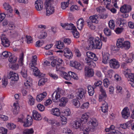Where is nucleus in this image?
<instances>
[{
	"label": "nucleus",
	"mask_w": 134,
	"mask_h": 134,
	"mask_svg": "<svg viewBox=\"0 0 134 134\" xmlns=\"http://www.w3.org/2000/svg\"><path fill=\"white\" fill-rule=\"evenodd\" d=\"M123 46V48L126 50H128L130 47V43L128 41L124 42Z\"/></svg>",
	"instance_id": "nucleus-40"
},
{
	"label": "nucleus",
	"mask_w": 134,
	"mask_h": 134,
	"mask_svg": "<svg viewBox=\"0 0 134 134\" xmlns=\"http://www.w3.org/2000/svg\"><path fill=\"white\" fill-rule=\"evenodd\" d=\"M34 72V75L36 76H39L41 75L37 67H35L34 69H31Z\"/></svg>",
	"instance_id": "nucleus-46"
},
{
	"label": "nucleus",
	"mask_w": 134,
	"mask_h": 134,
	"mask_svg": "<svg viewBox=\"0 0 134 134\" xmlns=\"http://www.w3.org/2000/svg\"><path fill=\"white\" fill-rule=\"evenodd\" d=\"M7 126L8 128L10 130H13L16 127V125L12 123H8Z\"/></svg>",
	"instance_id": "nucleus-58"
},
{
	"label": "nucleus",
	"mask_w": 134,
	"mask_h": 134,
	"mask_svg": "<svg viewBox=\"0 0 134 134\" xmlns=\"http://www.w3.org/2000/svg\"><path fill=\"white\" fill-rule=\"evenodd\" d=\"M24 58V54L22 53L20 55V58L18 61L19 65L21 66L23 64V60Z\"/></svg>",
	"instance_id": "nucleus-47"
},
{
	"label": "nucleus",
	"mask_w": 134,
	"mask_h": 134,
	"mask_svg": "<svg viewBox=\"0 0 134 134\" xmlns=\"http://www.w3.org/2000/svg\"><path fill=\"white\" fill-rule=\"evenodd\" d=\"M47 81V79L46 78H42L39 81L38 85L39 86H41L45 84V83Z\"/></svg>",
	"instance_id": "nucleus-45"
},
{
	"label": "nucleus",
	"mask_w": 134,
	"mask_h": 134,
	"mask_svg": "<svg viewBox=\"0 0 134 134\" xmlns=\"http://www.w3.org/2000/svg\"><path fill=\"white\" fill-rule=\"evenodd\" d=\"M47 95V93L46 92H43V93L37 96L36 97V99L37 101L40 102Z\"/></svg>",
	"instance_id": "nucleus-27"
},
{
	"label": "nucleus",
	"mask_w": 134,
	"mask_h": 134,
	"mask_svg": "<svg viewBox=\"0 0 134 134\" xmlns=\"http://www.w3.org/2000/svg\"><path fill=\"white\" fill-rule=\"evenodd\" d=\"M63 61L62 59L61 58H58L57 61L56 59H54L51 63L52 66L53 67L56 66L57 71H59L61 67L60 65L62 64Z\"/></svg>",
	"instance_id": "nucleus-8"
},
{
	"label": "nucleus",
	"mask_w": 134,
	"mask_h": 134,
	"mask_svg": "<svg viewBox=\"0 0 134 134\" xmlns=\"http://www.w3.org/2000/svg\"><path fill=\"white\" fill-rule=\"evenodd\" d=\"M124 41V39L123 38H119L117 40L116 45L119 48H123Z\"/></svg>",
	"instance_id": "nucleus-34"
},
{
	"label": "nucleus",
	"mask_w": 134,
	"mask_h": 134,
	"mask_svg": "<svg viewBox=\"0 0 134 134\" xmlns=\"http://www.w3.org/2000/svg\"><path fill=\"white\" fill-rule=\"evenodd\" d=\"M62 113L64 116H69L71 113L70 110L69 108L66 107L62 111Z\"/></svg>",
	"instance_id": "nucleus-37"
},
{
	"label": "nucleus",
	"mask_w": 134,
	"mask_h": 134,
	"mask_svg": "<svg viewBox=\"0 0 134 134\" xmlns=\"http://www.w3.org/2000/svg\"><path fill=\"white\" fill-rule=\"evenodd\" d=\"M90 114L87 113L82 115L81 119V122L82 124H85L86 123L89 117Z\"/></svg>",
	"instance_id": "nucleus-18"
},
{
	"label": "nucleus",
	"mask_w": 134,
	"mask_h": 134,
	"mask_svg": "<svg viewBox=\"0 0 134 134\" xmlns=\"http://www.w3.org/2000/svg\"><path fill=\"white\" fill-rule=\"evenodd\" d=\"M44 43V42L43 41H37L36 42L35 46L39 47H40L43 45Z\"/></svg>",
	"instance_id": "nucleus-62"
},
{
	"label": "nucleus",
	"mask_w": 134,
	"mask_h": 134,
	"mask_svg": "<svg viewBox=\"0 0 134 134\" xmlns=\"http://www.w3.org/2000/svg\"><path fill=\"white\" fill-rule=\"evenodd\" d=\"M60 25L63 28L66 30H72V31L74 29V27H76L73 24L71 23L70 24L61 23Z\"/></svg>",
	"instance_id": "nucleus-15"
},
{
	"label": "nucleus",
	"mask_w": 134,
	"mask_h": 134,
	"mask_svg": "<svg viewBox=\"0 0 134 134\" xmlns=\"http://www.w3.org/2000/svg\"><path fill=\"white\" fill-rule=\"evenodd\" d=\"M71 32L75 38H77L79 37L80 36L79 33L77 31L76 27H74V29Z\"/></svg>",
	"instance_id": "nucleus-38"
},
{
	"label": "nucleus",
	"mask_w": 134,
	"mask_h": 134,
	"mask_svg": "<svg viewBox=\"0 0 134 134\" xmlns=\"http://www.w3.org/2000/svg\"><path fill=\"white\" fill-rule=\"evenodd\" d=\"M7 77L8 79H10L12 81H16L19 79L18 74L12 71H10L7 75Z\"/></svg>",
	"instance_id": "nucleus-10"
},
{
	"label": "nucleus",
	"mask_w": 134,
	"mask_h": 134,
	"mask_svg": "<svg viewBox=\"0 0 134 134\" xmlns=\"http://www.w3.org/2000/svg\"><path fill=\"white\" fill-rule=\"evenodd\" d=\"M88 92L90 96H92L94 92V88L91 85H88L87 87Z\"/></svg>",
	"instance_id": "nucleus-39"
},
{
	"label": "nucleus",
	"mask_w": 134,
	"mask_h": 134,
	"mask_svg": "<svg viewBox=\"0 0 134 134\" xmlns=\"http://www.w3.org/2000/svg\"><path fill=\"white\" fill-rule=\"evenodd\" d=\"M32 116L34 119L35 120H39L42 119L40 114L36 110L33 111Z\"/></svg>",
	"instance_id": "nucleus-22"
},
{
	"label": "nucleus",
	"mask_w": 134,
	"mask_h": 134,
	"mask_svg": "<svg viewBox=\"0 0 134 134\" xmlns=\"http://www.w3.org/2000/svg\"><path fill=\"white\" fill-rule=\"evenodd\" d=\"M47 121L51 125L54 126H58L60 125V123L54 119H47Z\"/></svg>",
	"instance_id": "nucleus-30"
},
{
	"label": "nucleus",
	"mask_w": 134,
	"mask_h": 134,
	"mask_svg": "<svg viewBox=\"0 0 134 134\" xmlns=\"http://www.w3.org/2000/svg\"><path fill=\"white\" fill-rule=\"evenodd\" d=\"M63 74V78L67 80H70L71 79V77L76 80H77L79 79L77 74L71 71L69 72L68 73L64 72Z\"/></svg>",
	"instance_id": "nucleus-3"
},
{
	"label": "nucleus",
	"mask_w": 134,
	"mask_h": 134,
	"mask_svg": "<svg viewBox=\"0 0 134 134\" xmlns=\"http://www.w3.org/2000/svg\"><path fill=\"white\" fill-rule=\"evenodd\" d=\"M123 28L122 27H117L115 31L116 33L117 34H119L121 33L123 31Z\"/></svg>",
	"instance_id": "nucleus-64"
},
{
	"label": "nucleus",
	"mask_w": 134,
	"mask_h": 134,
	"mask_svg": "<svg viewBox=\"0 0 134 134\" xmlns=\"http://www.w3.org/2000/svg\"><path fill=\"white\" fill-rule=\"evenodd\" d=\"M34 103L35 99L32 96L30 95L29 98V104L31 105H32L34 104Z\"/></svg>",
	"instance_id": "nucleus-53"
},
{
	"label": "nucleus",
	"mask_w": 134,
	"mask_h": 134,
	"mask_svg": "<svg viewBox=\"0 0 134 134\" xmlns=\"http://www.w3.org/2000/svg\"><path fill=\"white\" fill-rule=\"evenodd\" d=\"M37 57L36 55H34L32 57L31 60L32 63L30 65V68L31 69H34V68L36 67L35 66L37 64Z\"/></svg>",
	"instance_id": "nucleus-33"
},
{
	"label": "nucleus",
	"mask_w": 134,
	"mask_h": 134,
	"mask_svg": "<svg viewBox=\"0 0 134 134\" xmlns=\"http://www.w3.org/2000/svg\"><path fill=\"white\" fill-rule=\"evenodd\" d=\"M51 111L52 114L57 116H59L60 114L59 109L57 108L52 109Z\"/></svg>",
	"instance_id": "nucleus-35"
},
{
	"label": "nucleus",
	"mask_w": 134,
	"mask_h": 134,
	"mask_svg": "<svg viewBox=\"0 0 134 134\" xmlns=\"http://www.w3.org/2000/svg\"><path fill=\"white\" fill-rule=\"evenodd\" d=\"M110 58V55L108 53H105L103 55V58L102 62L105 64H107L109 62Z\"/></svg>",
	"instance_id": "nucleus-26"
},
{
	"label": "nucleus",
	"mask_w": 134,
	"mask_h": 134,
	"mask_svg": "<svg viewBox=\"0 0 134 134\" xmlns=\"http://www.w3.org/2000/svg\"><path fill=\"white\" fill-rule=\"evenodd\" d=\"M102 105L101 107L102 111L104 113H106L108 111V105L107 102H105L102 103Z\"/></svg>",
	"instance_id": "nucleus-36"
},
{
	"label": "nucleus",
	"mask_w": 134,
	"mask_h": 134,
	"mask_svg": "<svg viewBox=\"0 0 134 134\" xmlns=\"http://www.w3.org/2000/svg\"><path fill=\"white\" fill-rule=\"evenodd\" d=\"M110 66L111 68L113 69H117L120 67V64L117 60L115 59L110 60L109 62Z\"/></svg>",
	"instance_id": "nucleus-9"
},
{
	"label": "nucleus",
	"mask_w": 134,
	"mask_h": 134,
	"mask_svg": "<svg viewBox=\"0 0 134 134\" xmlns=\"http://www.w3.org/2000/svg\"><path fill=\"white\" fill-rule=\"evenodd\" d=\"M55 46L56 47L59 49H62L64 48L63 42L60 41H57Z\"/></svg>",
	"instance_id": "nucleus-31"
},
{
	"label": "nucleus",
	"mask_w": 134,
	"mask_h": 134,
	"mask_svg": "<svg viewBox=\"0 0 134 134\" xmlns=\"http://www.w3.org/2000/svg\"><path fill=\"white\" fill-rule=\"evenodd\" d=\"M88 124L90 127L91 131H94L95 127L98 126V123L96 119L92 118L88 122Z\"/></svg>",
	"instance_id": "nucleus-7"
},
{
	"label": "nucleus",
	"mask_w": 134,
	"mask_h": 134,
	"mask_svg": "<svg viewBox=\"0 0 134 134\" xmlns=\"http://www.w3.org/2000/svg\"><path fill=\"white\" fill-rule=\"evenodd\" d=\"M69 1H67L66 2H63L61 3V7L63 9H65L66 7H68L69 4Z\"/></svg>",
	"instance_id": "nucleus-55"
},
{
	"label": "nucleus",
	"mask_w": 134,
	"mask_h": 134,
	"mask_svg": "<svg viewBox=\"0 0 134 134\" xmlns=\"http://www.w3.org/2000/svg\"><path fill=\"white\" fill-rule=\"evenodd\" d=\"M84 20L82 18L79 19L76 22L77 26L78 29L81 30L83 27Z\"/></svg>",
	"instance_id": "nucleus-21"
},
{
	"label": "nucleus",
	"mask_w": 134,
	"mask_h": 134,
	"mask_svg": "<svg viewBox=\"0 0 134 134\" xmlns=\"http://www.w3.org/2000/svg\"><path fill=\"white\" fill-rule=\"evenodd\" d=\"M121 114L123 118L125 119H127L130 115L128 108L126 107L124 108L122 111Z\"/></svg>",
	"instance_id": "nucleus-24"
},
{
	"label": "nucleus",
	"mask_w": 134,
	"mask_h": 134,
	"mask_svg": "<svg viewBox=\"0 0 134 134\" xmlns=\"http://www.w3.org/2000/svg\"><path fill=\"white\" fill-rule=\"evenodd\" d=\"M34 131L32 128L25 130L23 131V134H32Z\"/></svg>",
	"instance_id": "nucleus-48"
},
{
	"label": "nucleus",
	"mask_w": 134,
	"mask_h": 134,
	"mask_svg": "<svg viewBox=\"0 0 134 134\" xmlns=\"http://www.w3.org/2000/svg\"><path fill=\"white\" fill-rule=\"evenodd\" d=\"M103 83L104 86L106 88H107L108 87L110 84L109 81L108 79H105L103 80Z\"/></svg>",
	"instance_id": "nucleus-57"
},
{
	"label": "nucleus",
	"mask_w": 134,
	"mask_h": 134,
	"mask_svg": "<svg viewBox=\"0 0 134 134\" xmlns=\"http://www.w3.org/2000/svg\"><path fill=\"white\" fill-rule=\"evenodd\" d=\"M18 121L20 122L24 123L23 126L25 127H28L31 125L32 124L33 119L31 116L29 115H27V118L24 121H23L22 119L19 118Z\"/></svg>",
	"instance_id": "nucleus-6"
},
{
	"label": "nucleus",
	"mask_w": 134,
	"mask_h": 134,
	"mask_svg": "<svg viewBox=\"0 0 134 134\" xmlns=\"http://www.w3.org/2000/svg\"><path fill=\"white\" fill-rule=\"evenodd\" d=\"M81 125V123L77 121H75L74 122L72 126L75 129L79 128Z\"/></svg>",
	"instance_id": "nucleus-42"
},
{
	"label": "nucleus",
	"mask_w": 134,
	"mask_h": 134,
	"mask_svg": "<svg viewBox=\"0 0 134 134\" xmlns=\"http://www.w3.org/2000/svg\"><path fill=\"white\" fill-rule=\"evenodd\" d=\"M7 130L3 127L0 128V134H7Z\"/></svg>",
	"instance_id": "nucleus-63"
},
{
	"label": "nucleus",
	"mask_w": 134,
	"mask_h": 134,
	"mask_svg": "<svg viewBox=\"0 0 134 134\" xmlns=\"http://www.w3.org/2000/svg\"><path fill=\"white\" fill-rule=\"evenodd\" d=\"M131 6L129 5L124 4L121 7L120 11L123 13H126L130 12L132 10Z\"/></svg>",
	"instance_id": "nucleus-11"
},
{
	"label": "nucleus",
	"mask_w": 134,
	"mask_h": 134,
	"mask_svg": "<svg viewBox=\"0 0 134 134\" xmlns=\"http://www.w3.org/2000/svg\"><path fill=\"white\" fill-rule=\"evenodd\" d=\"M70 65L79 70H81L82 68V65H81L80 63L76 61L71 62L70 63Z\"/></svg>",
	"instance_id": "nucleus-16"
},
{
	"label": "nucleus",
	"mask_w": 134,
	"mask_h": 134,
	"mask_svg": "<svg viewBox=\"0 0 134 134\" xmlns=\"http://www.w3.org/2000/svg\"><path fill=\"white\" fill-rule=\"evenodd\" d=\"M63 90L59 88H58L57 90L53 93L52 96V99L54 102H57L59 100L60 103L59 105L60 107H65L66 104L68 101L66 98L62 97L59 99L60 97V94L63 95L64 94Z\"/></svg>",
	"instance_id": "nucleus-1"
},
{
	"label": "nucleus",
	"mask_w": 134,
	"mask_h": 134,
	"mask_svg": "<svg viewBox=\"0 0 134 134\" xmlns=\"http://www.w3.org/2000/svg\"><path fill=\"white\" fill-rule=\"evenodd\" d=\"M2 43L5 47H9L10 45V42L8 39L7 38L5 35H2L1 37Z\"/></svg>",
	"instance_id": "nucleus-12"
},
{
	"label": "nucleus",
	"mask_w": 134,
	"mask_h": 134,
	"mask_svg": "<svg viewBox=\"0 0 134 134\" xmlns=\"http://www.w3.org/2000/svg\"><path fill=\"white\" fill-rule=\"evenodd\" d=\"M115 128V126L113 125H111L110 126V127L109 128H106L105 129V131L106 132H109L111 131H112V132L113 131H115L114 130Z\"/></svg>",
	"instance_id": "nucleus-51"
},
{
	"label": "nucleus",
	"mask_w": 134,
	"mask_h": 134,
	"mask_svg": "<svg viewBox=\"0 0 134 134\" xmlns=\"http://www.w3.org/2000/svg\"><path fill=\"white\" fill-rule=\"evenodd\" d=\"M21 74L22 76L24 78H26L27 76V70L23 69L21 71Z\"/></svg>",
	"instance_id": "nucleus-56"
},
{
	"label": "nucleus",
	"mask_w": 134,
	"mask_h": 134,
	"mask_svg": "<svg viewBox=\"0 0 134 134\" xmlns=\"http://www.w3.org/2000/svg\"><path fill=\"white\" fill-rule=\"evenodd\" d=\"M92 59L89 58L85 59V62L90 67L92 68H94L96 66V64L92 60Z\"/></svg>",
	"instance_id": "nucleus-19"
},
{
	"label": "nucleus",
	"mask_w": 134,
	"mask_h": 134,
	"mask_svg": "<svg viewBox=\"0 0 134 134\" xmlns=\"http://www.w3.org/2000/svg\"><path fill=\"white\" fill-rule=\"evenodd\" d=\"M98 18V16L97 15H95L90 16L89 19L90 20L91 22L92 23H94L96 24H97L98 22V21L97 20Z\"/></svg>",
	"instance_id": "nucleus-32"
},
{
	"label": "nucleus",
	"mask_w": 134,
	"mask_h": 134,
	"mask_svg": "<svg viewBox=\"0 0 134 134\" xmlns=\"http://www.w3.org/2000/svg\"><path fill=\"white\" fill-rule=\"evenodd\" d=\"M17 60L16 57L13 56L9 57V62L11 63H15L16 62Z\"/></svg>",
	"instance_id": "nucleus-52"
},
{
	"label": "nucleus",
	"mask_w": 134,
	"mask_h": 134,
	"mask_svg": "<svg viewBox=\"0 0 134 134\" xmlns=\"http://www.w3.org/2000/svg\"><path fill=\"white\" fill-rule=\"evenodd\" d=\"M108 25L109 27L111 29L114 30L115 27L114 21L113 20H110L108 23Z\"/></svg>",
	"instance_id": "nucleus-41"
},
{
	"label": "nucleus",
	"mask_w": 134,
	"mask_h": 134,
	"mask_svg": "<svg viewBox=\"0 0 134 134\" xmlns=\"http://www.w3.org/2000/svg\"><path fill=\"white\" fill-rule=\"evenodd\" d=\"M104 34L107 36H109L111 34V30L107 28H105L104 30Z\"/></svg>",
	"instance_id": "nucleus-50"
},
{
	"label": "nucleus",
	"mask_w": 134,
	"mask_h": 134,
	"mask_svg": "<svg viewBox=\"0 0 134 134\" xmlns=\"http://www.w3.org/2000/svg\"><path fill=\"white\" fill-rule=\"evenodd\" d=\"M24 87L26 89H29L30 88L32 85L31 82L28 80L26 81L24 83Z\"/></svg>",
	"instance_id": "nucleus-44"
},
{
	"label": "nucleus",
	"mask_w": 134,
	"mask_h": 134,
	"mask_svg": "<svg viewBox=\"0 0 134 134\" xmlns=\"http://www.w3.org/2000/svg\"><path fill=\"white\" fill-rule=\"evenodd\" d=\"M88 26L90 27V28L93 30H95L96 29V27L90 21L87 22Z\"/></svg>",
	"instance_id": "nucleus-61"
},
{
	"label": "nucleus",
	"mask_w": 134,
	"mask_h": 134,
	"mask_svg": "<svg viewBox=\"0 0 134 134\" xmlns=\"http://www.w3.org/2000/svg\"><path fill=\"white\" fill-rule=\"evenodd\" d=\"M35 5L36 9L38 11L41 10L43 8V2L42 1H36L35 2Z\"/></svg>",
	"instance_id": "nucleus-20"
},
{
	"label": "nucleus",
	"mask_w": 134,
	"mask_h": 134,
	"mask_svg": "<svg viewBox=\"0 0 134 134\" xmlns=\"http://www.w3.org/2000/svg\"><path fill=\"white\" fill-rule=\"evenodd\" d=\"M4 8L7 10L8 12L12 13L13 11V9L9 4L7 3H5L3 4Z\"/></svg>",
	"instance_id": "nucleus-28"
},
{
	"label": "nucleus",
	"mask_w": 134,
	"mask_h": 134,
	"mask_svg": "<svg viewBox=\"0 0 134 134\" xmlns=\"http://www.w3.org/2000/svg\"><path fill=\"white\" fill-rule=\"evenodd\" d=\"M111 0H103L104 4L105 5V7L107 9H109V5L110 3Z\"/></svg>",
	"instance_id": "nucleus-54"
},
{
	"label": "nucleus",
	"mask_w": 134,
	"mask_h": 134,
	"mask_svg": "<svg viewBox=\"0 0 134 134\" xmlns=\"http://www.w3.org/2000/svg\"><path fill=\"white\" fill-rule=\"evenodd\" d=\"M89 47L92 49H100L102 46V42L98 37L94 38L91 37L88 40Z\"/></svg>",
	"instance_id": "nucleus-2"
},
{
	"label": "nucleus",
	"mask_w": 134,
	"mask_h": 134,
	"mask_svg": "<svg viewBox=\"0 0 134 134\" xmlns=\"http://www.w3.org/2000/svg\"><path fill=\"white\" fill-rule=\"evenodd\" d=\"M73 104L77 108H79L80 105L79 101L77 99H74L72 100Z\"/></svg>",
	"instance_id": "nucleus-49"
},
{
	"label": "nucleus",
	"mask_w": 134,
	"mask_h": 134,
	"mask_svg": "<svg viewBox=\"0 0 134 134\" xmlns=\"http://www.w3.org/2000/svg\"><path fill=\"white\" fill-rule=\"evenodd\" d=\"M78 92L77 93V98L79 99L85 97L86 91L82 88H80L78 89Z\"/></svg>",
	"instance_id": "nucleus-13"
},
{
	"label": "nucleus",
	"mask_w": 134,
	"mask_h": 134,
	"mask_svg": "<svg viewBox=\"0 0 134 134\" xmlns=\"http://www.w3.org/2000/svg\"><path fill=\"white\" fill-rule=\"evenodd\" d=\"M130 70L127 69L124 71L123 74L127 78L130 79V82L129 83L132 87H134V74L130 73Z\"/></svg>",
	"instance_id": "nucleus-4"
},
{
	"label": "nucleus",
	"mask_w": 134,
	"mask_h": 134,
	"mask_svg": "<svg viewBox=\"0 0 134 134\" xmlns=\"http://www.w3.org/2000/svg\"><path fill=\"white\" fill-rule=\"evenodd\" d=\"M86 55L87 58H90L95 61H97L98 60V58L96 55L91 52H87L86 53Z\"/></svg>",
	"instance_id": "nucleus-23"
},
{
	"label": "nucleus",
	"mask_w": 134,
	"mask_h": 134,
	"mask_svg": "<svg viewBox=\"0 0 134 134\" xmlns=\"http://www.w3.org/2000/svg\"><path fill=\"white\" fill-rule=\"evenodd\" d=\"M90 104L88 102L85 103H83L81 106V108L82 109H87L88 107Z\"/></svg>",
	"instance_id": "nucleus-59"
},
{
	"label": "nucleus",
	"mask_w": 134,
	"mask_h": 134,
	"mask_svg": "<svg viewBox=\"0 0 134 134\" xmlns=\"http://www.w3.org/2000/svg\"><path fill=\"white\" fill-rule=\"evenodd\" d=\"M85 74L86 76L88 77H91L93 76L94 75V71L91 68L86 67L85 68Z\"/></svg>",
	"instance_id": "nucleus-17"
},
{
	"label": "nucleus",
	"mask_w": 134,
	"mask_h": 134,
	"mask_svg": "<svg viewBox=\"0 0 134 134\" xmlns=\"http://www.w3.org/2000/svg\"><path fill=\"white\" fill-rule=\"evenodd\" d=\"M37 107L38 110L41 111H43L44 109L43 105L41 104H38L37 105Z\"/></svg>",
	"instance_id": "nucleus-60"
},
{
	"label": "nucleus",
	"mask_w": 134,
	"mask_h": 134,
	"mask_svg": "<svg viewBox=\"0 0 134 134\" xmlns=\"http://www.w3.org/2000/svg\"><path fill=\"white\" fill-rule=\"evenodd\" d=\"M131 123V121H129L127 122L126 123L123 124H121L120 125V126L122 128L124 129H125L129 127L130 126Z\"/></svg>",
	"instance_id": "nucleus-43"
},
{
	"label": "nucleus",
	"mask_w": 134,
	"mask_h": 134,
	"mask_svg": "<svg viewBox=\"0 0 134 134\" xmlns=\"http://www.w3.org/2000/svg\"><path fill=\"white\" fill-rule=\"evenodd\" d=\"M46 15L49 16L53 14L54 12V7L51 6L50 7H46Z\"/></svg>",
	"instance_id": "nucleus-25"
},
{
	"label": "nucleus",
	"mask_w": 134,
	"mask_h": 134,
	"mask_svg": "<svg viewBox=\"0 0 134 134\" xmlns=\"http://www.w3.org/2000/svg\"><path fill=\"white\" fill-rule=\"evenodd\" d=\"M130 70L127 69L124 71L123 74L127 78L130 79V82L129 83L132 87H134V74L130 73Z\"/></svg>",
	"instance_id": "nucleus-5"
},
{
	"label": "nucleus",
	"mask_w": 134,
	"mask_h": 134,
	"mask_svg": "<svg viewBox=\"0 0 134 134\" xmlns=\"http://www.w3.org/2000/svg\"><path fill=\"white\" fill-rule=\"evenodd\" d=\"M100 89L102 93L99 96V102L103 101L104 103H105V102L104 101V100L107 96L106 93L104 90L103 89L102 87H100Z\"/></svg>",
	"instance_id": "nucleus-14"
},
{
	"label": "nucleus",
	"mask_w": 134,
	"mask_h": 134,
	"mask_svg": "<svg viewBox=\"0 0 134 134\" xmlns=\"http://www.w3.org/2000/svg\"><path fill=\"white\" fill-rule=\"evenodd\" d=\"M14 108L13 110V113L14 114L16 115L18 114L19 112L20 107L18 103H14L13 104Z\"/></svg>",
	"instance_id": "nucleus-29"
}]
</instances>
